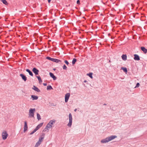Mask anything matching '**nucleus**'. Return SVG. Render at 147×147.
Listing matches in <instances>:
<instances>
[{
	"label": "nucleus",
	"mask_w": 147,
	"mask_h": 147,
	"mask_svg": "<svg viewBox=\"0 0 147 147\" xmlns=\"http://www.w3.org/2000/svg\"><path fill=\"white\" fill-rule=\"evenodd\" d=\"M51 1V0H48V2L49 3H50Z\"/></svg>",
	"instance_id": "39"
},
{
	"label": "nucleus",
	"mask_w": 147,
	"mask_h": 147,
	"mask_svg": "<svg viewBox=\"0 0 147 147\" xmlns=\"http://www.w3.org/2000/svg\"><path fill=\"white\" fill-rule=\"evenodd\" d=\"M35 111V109H30L29 112V116L30 117H34V112Z\"/></svg>",
	"instance_id": "2"
},
{
	"label": "nucleus",
	"mask_w": 147,
	"mask_h": 147,
	"mask_svg": "<svg viewBox=\"0 0 147 147\" xmlns=\"http://www.w3.org/2000/svg\"><path fill=\"white\" fill-rule=\"evenodd\" d=\"M37 119L38 120H40L41 119V118L40 115L38 113H37Z\"/></svg>",
	"instance_id": "22"
},
{
	"label": "nucleus",
	"mask_w": 147,
	"mask_h": 147,
	"mask_svg": "<svg viewBox=\"0 0 147 147\" xmlns=\"http://www.w3.org/2000/svg\"><path fill=\"white\" fill-rule=\"evenodd\" d=\"M65 63L67 65H68L69 64V63L66 60H65L64 61Z\"/></svg>",
	"instance_id": "34"
},
{
	"label": "nucleus",
	"mask_w": 147,
	"mask_h": 147,
	"mask_svg": "<svg viewBox=\"0 0 147 147\" xmlns=\"http://www.w3.org/2000/svg\"><path fill=\"white\" fill-rule=\"evenodd\" d=\"M32 89L37 92H40V91L37 87L35 86L34 85L33 86Z\"/></svg>",
	"instance_id": "10"
},
{
	"label": "nucleus",
	"mask_w": 147,
	"mask_h": 147,
	"mask_svg": "<svg viewBox=\"0 0 147 147\" xmlns=\"http://www.w3.org/2000/svg\"><path fill=\"white\" fill-rule=\"evenodd\" d=\"M77 3L78 4H79V5L80 4V1L79 0H77Z\"/></svg>",
	"instance_id": "36"
},
{
	"label": "nucleus",
	"mask_w": 147,
	"mask_h": 147,
	"mask_svg": "<svg viewBox=\"0 0 147 147\" xmlns=\"http://www.w3.org/2000/svg\"><path fill=\"white\" fill-rule=\"evenodd\" d=\"M83 85L84 86H85V85L84 84H83Z\"/></svg>",
	"instance_id": "43"
},
{
	"label": "nucleus",
	"mask_w": 147,
	"mask_h": 147,
	"mask_svg": "<svg viewBox=\"0 0 147 147\" xmlns=\"http://www.w3.org/2000/svg\"><path fill=\"white\" fill-rule=\"evenodd\" d=\"M131 5H132V6H133L134 5L133 4H131Z\"/></svg>",
	"instance_id": "42"
},
{
	"label": "nucleus",
	"mask_w": 147,
	"mask_h": 147,
	"mask_svg": "<svg viewBox=\"0 0 147 147\" xmlns=\"http://www.w3.org/2000/svg\"><path fill=\"white\" fill-rule=\"evenodd\" d=\"M20 76L21 77L22 79L25 82H26L27 80L26 77L24 74H20Z\"/></svg>",
	"instance_id": "8"
},
{
	"label": "nucleus",
	"mask_w": 147,
	"mask_h": 147,
	"mask_svg": "<svg viewBox=\"0 0 147 147\" xmlns=\"http://www.w3.org/2000/svg\"><path fill=\"white\" fill-rule=\"evenodd\" d=\"M53 89V88L51 85H49L47 86V90H48Z\"/></svg>",
	"instance_id": "19"
},
{
	"label": "nucleus",
	"mask_w": 147,
	"mask_h": 147,
	"mask_svg": "<svg viewBox=\"0 0 147 147\" xmlns=\"http://www.w3.org/2000/svg\"><path fill=\"white\" fill-rule=\"evenodd\" d=\"M63 69H65V70L67 68V67L65 65V64L63 65Z\"/></svg>",
	"instance_id": "33"
},
{
	"label": "nucleus",
	"mask_w": 147,
	"mask_h": 147,
	"mask_svg": "<svg viewBox=\"0 0 147 147\" xmlns=\"http://www.w3.org/2000/svg\"><path fill=\"white\" fill-rule=\"evenodd\" d=\"M49 75L50 77L52 78L54 80H55L56 79V77L51 72H50Z\"/></svg>",
	"instance_id": "11"
},
{
	"label": "nucleus",
	"mask_w": 147,
	"mask_h": 147,
	"mask_svg": "<svg viewBox=\"0 0 147 147\" xmlns=\"http://www.w3.org/2000/svg\"><path fill=\"white\" fill-rule=\"evenodd\" d=\"M77 109H74V111L75 112H76V111H77Z\"/></svg>",
	"instance_id": "40"
},
{
	"label": "nucleus",
	"mask_w": 147,
	"mask_h": 147,
	"mask_svg": "<svg viewBox=\"0 0 147 147\" xmlns=\"http://www.w3.org/2000/svg\"><path fill=\"white\" fill-rule=\"evenodd\" d=\"M52 61L54 62L57 63H61V60L54 58H53Z\"/></svg>",
	"instance_id": "13"
},
{
	"label": "nucleus",
	"mask_w": 147,
	"mask_h": 147,
	"mask_svg": "<svg viewBox=\"0 0 147 147\" xmlns=\"http://www.w3.org/2000/svg\"><path fill=\"white\" fill-rule=\"evenodd\" d=\"M41 143L39 141H38L36 143L35 145L34 146V147H38L41 144Z\"/></svg>",
	"instance_id": "20"
},
{
	"label": "nucleus",
	"mask_w": 147,
	"mask_h": 147,
	"mask_svg": "<svg viewBox=\"0 0 147 147\" xmlns=\"http://www.w3.org/2000/svg\"><path fill=\"white\" fill-rule=\"evenodd\" d=\"M2 136L3 140H5L6 139L8 136L7 132L5 131H3L2 133Z\"/></svg>",
	"instance_id": "4"
},
{
	"label": "nucleus",
	"mask_w": 147,
	"mask_h": 147,
	"mask_svg": "<svg viewBox=\"0 0 147 147\" xmlns=\"http://www.w3.org/2000/svg\"><path fill=\"white\" fill-rule=\"evenodd\" d=\"M48 127H47V126H46L44 130H43V132H45V131H47L48 132V131H47V130H48Z\"/></svg>",
	"instance_id": "30"
},
{
	"label": "nucleus",
	"mask_w": 147,
	"mask_h": 147,
	"mask_svg": "<svg viewBox=\"0 0 147 147\" xmlns=\"http://www.w3.org/2000/svg\"><path fill=\"white\" fill-rule=\"evenodd\" d=\"M103 105H106V104H105V103H104V104H103Z\"/></svg>",
	"instance_id": "41"
},
{
	"label": "nucleus",
	"mask_w": 147,
	"mask_h": 147,
	"mask_svg": "<svg viewBox=\"0 0 147 147\" xmlns=\"http://www.w3.org/2000/svg\"><path fill=\"white\" fill-rule=\"evenodd\" d=\"M47 59L48 60H49L51 61H52L53 58H51V57H47Z\"/></svg>",
	"instance_id": "31"
},
{
	"label": "nucleus",
	"mask_w": 147,
	"mask_h": 147,
	"mask_svg": "<svg viewBox=\"0 0 147 147\" xmlns=\"http://www.w3.org/2000/svg\"><path fill=\"white\" fill-rule=\"evenodd\" d=\"M140 48L142 51L145 53H147V49H146L144 47H142Z\"/></svg>",
	"instance_id": "12"
},
{
	"label": "nucleus",
	"mask_w": 147,
	"mask_h": 147,
	"mask_svg": "<svg viewBox=\"0 0 147 147\" xmlns=\"http://www.w3.org/2000/svg\"><path fill=\"white\" fill-rule=\"evenodd\" d=\"M43 138H42L41 137H40L39 138L38 141H39V142H40L41 143L43 141Z\"/></svg>",
	"instance_id": "28"
},
{
	"label": "nucleus",
	"mask_w": 147,
	"mask_h": 147,
	"mask_svg": "<svg viewBox=\"0 0 147 147\" xmlns=\"http://www.w3.org/2000/svg\"><path fill=\"white\" fill-rule=\"evenodd\" d=\"M140 84L139 83H137L136 84V86L134 87V88H138L140 86Z\"/></svg>",
	"instance_id": "32"
},
{
	"label": "nucleus",
	"mask_w": 147,
	"mask_h": 147,
	"mask_svg": "<svg viewBox=\"0 0 147 147\" xmlns=\"http://www.w3.org/2000/svg\"><path fill=\"white\" fill-rule=\"evenodd\" d=\"M70 96L69 93H67L65 96V102H67Z\"/></svg>",
	"instance_id": "6"
},
{
	"label": "nucleus",
	"mask_w": 147,
	"mask_h": 147,
	"mask_svg": "<svg viewBox=\"0 0 147 147\" xmlns=\"http://www.w3.org/2000/svg\"><path fill=\"white\" fill-rule=\"evenodd\" d=\"M28 127L27 125V123L26 121H24V132H25L27 130Z\"/></svg>",
	"instance_id": "7"
},
{
	"label": "nucleus",
	"mask_w": 147,
	"mask_h": 147,
	"mask_svg": "<svg viewBox=\"0 0 147 147\" xmlns=\"http://www.w3.org/2000/svg\"><path fill=\"white\" fill-rule=\"evenodd\" d=\"M121 69L123 70V71L124 72H127V69L126 68L124 67H122Z\"/></svg>",
	"instance_id": "24"
},
{
	"label": "nucleus",
	"mask_w": 147,
	"mask_h": 147,
	"mask_svg": "<svg viewBox=\"0 0 147 147\" xmlns=\"http://www.w3.org/2000/svg\"><path fill=\"white\" fill-rule=\"evenodd\" d=\"M108 35H110V34H109Z\"/></svg>",
	"instance_id": "44"
},
{
	"label": "nucleus",
	"mask_w": 147,
	"mask_h": 147,
	"mask_svg": "<svg viewBox=\"0 0 147 147\" xmlns=\"http://www.w3.org/2000/svg\"><path fill=\"white\" fill-rule=\"evenodd\" d=\"M47 127H48V128H50L52 127V125L50 124V123H49L48 124L46 125Z\"/></svg>",
	"instance_id": "25"
},
{
	"label": "nucleus",
	"mask_w": 147,
	"mask_h": 147,
	"mask_svg": "<svg viewBox=\"0 0 147 147\" xmlns=\"http://www.w3.org/2000/svg\"><path fill=\"white\" fill-rule=\"evenodd\" d=\"M121 57L123 60L125 61L127 59V56L126 55H123L121 56Z\"/></svg>",
	"instance_id": "17"
},
{
	"label": "nucleus",
	"mask_w": 147,
	"mask_h": 147,
	"mask_svg": "<svg viewBox=\"0 0 147 147\" xmlns=\"http://www.w3.org/2000/svg\"><path fill=\"white\" fill-rule=\"evenodd\" d=\"M31 96L33 100H36L38 98V96L34 95H32Z\"/></svg>",
	"instance_id": "15"
},
{
	"label": "nucleus",
	"mask_w": 147,
	"mask_h": 147,
	"mask_svg": "<svg viewBox=\"0 0 147 147\" xmlns=\"http://www.w3.org/2000/svg\"><path fill=\"white\" fill-rule=\"evenodd\" d=\"M87 82V81L86 80H84V82L85 83L86 82Z\"/></svg>",
	"instance_id": "38"
},
{
	"label": "nucleus",
	"mask_w": 147,
	"mask_h": 147,
	"mask_svg": "<svg viewBox=\"0 0 147 147\" xmlns=\"http://www.w3.org/2000/svg\"><path fill=\"white\" fill-rule=\"evenodd\" d=\"M116 138H117V136H111L109 137H107L105 139L102 140L101 141V142L102 143H106Z\"/></svg>",
	"instance_id": "1"
},
{
	"label": "nucleus",
	"mask_w": 147,
	"mask_h": 147,
	"mask_svg": "<svg viewBox=\"0 0 147 147\" xmlns=\"http://www.w3.org/2000/svg\"><path fill=\"white\" fill-rule=\"evenodd\" d=\"M43 123H41L38 125L35 128L37 130H38L42 125Z\"/></svg>",
	"instance_id": "16"
},
{
	"label": "nucleus",
	"mask_w": 147,
	"mask_h": 147,
	"mask_svg": "<svg viewBox=\"0 0 147 147\" xmlns=\"http://www.w3.org/2000/svg\"><path fill=\"white\" fill-rule=\"evenodd\" d=\"M53 70H55V69H53Z\"/></svg>",
	"instance_id": "45"
},
{
	"label": "nucleus",
	"mask_w": 147,
	"mask_h": 147,
	"mask_svg": "<svg viewBox=\"0 0 147 147\" xmlns=\"http://www.w3.org/2000/svg\"><path fill=\"white\" fill-rule=\"evenodd\" d=\"M77 61V59H76L75 58H74L73 59L72 61V65H74L76 62Z\"/></svg>",
	"instance_id": "23"
},
{
	"label": "nucleus",
	"mask_w": 147,
	"mask_h": 147,
	"mask_svg": "<svg viewBox=\"0 0 147 147\" xmlns=\"http://www.w3.org/2000/svg\"><path fill=\"white\" fill-rule=\"evenodd\" d=\"M36 77L37 78L39 83H40L42 82L40 76H36Z\"/></svg>",
	"instance_id": "18"
},
{
	"label": "nucleus",
	"mask_w": 147,
	"mask_h": 147,
	"mask_svg": "<svg viewBox=\"0 0 147 147\" xmlns=\"http://www.w3.org/2000/svg\"><path fill=\"white\" fill-rule=\"evenodd\" d=\"M69 122L67 124V125L69 126V127H71L72 125V115L71 113L69 114Z\"/></svg>",
	"instance_id": "3"
},
{
	"label": "nucleus",
	"mask_w": 147,
	"mask_h": 147,
	"mask_svg": "<svg viewBox=\"0 0 147 147\" xmlns=\"http://www.w3.org/2000/svg\"><path fill=\"white\" fill-rule=\"evenodd\" d=\"M26 71L28 72L29 74V75L31 76H33V74L32 73V71H31L30 70H29V69H26Z\"/></svg>",
	"instance_id": "14"
},
{
	"label": "nucleus",
	"mask_w": 147,
	"mask_h": 147,
	"mask_svg": "<svg viewBox=\"0 0 147 147\" xmlns=\"http://www.w3.org/2000/svg\"><path fill=\"white\" fill-rule=\"evenodd\" d=\"M2 1L3 3L4 4L7 5L8 4V3L6 0H2Z\"/></svg>",
	"instance_id": "26"
},
{
	"label": "nucleus",
	"mask_w": 147,
	"mask_h": 147,
	"mask_svg": "<svg viewBox=\"0 0 147 147\" xmlns=\"http://www.w3.org/2000/svg\"><path fill=\"white\" fill-rule=\"evenodd\" d=\"M134 59L136 61H139L140 59V58L139 56L138 55L135 54L134 55Z\"/></svg>",
	"instance_id": "9"
},
{
	"label": "nucleus",
	"mask_w": 147,
	"mask_h": 147,
	"mask_svg": "<svg viewBox=\"0 0 147 147\" xmlns=\"http://www.w3.org/2000/svg\"><path fill=\"white\" fill-rule=\"evenodd\" d=\"M92 73H90L87 74V75L90 78H92Z\"/></svg>",
	"instance_id": "27"
},
{
	"label": "nucleus",
	"mask_w": 147,
	"mask_h": 147,
	"mask_svg": "<svg viewBox=\"0 0 147 147\" xmlns=\"http://www.w3.org/2000/svg\"><path fill=\"white\" fill-rule=\"evenodd\" d=\"M55 120H51L49 122L51 125L53 124L54 123H55Z\"/></svg>",
	"instance_id": "21"
},
{
	"label": "nucleus",
	"mask_w": 147,
	"mask_h": 147,
	"mask_svg": "<svg viewBox=\"0 0 147 147\" xmlns=\"http://www.w3.org/2000/svg\"><path fill=\"white\" fill-rule=\"evenodd\" d=\"M32 71L36 75L38 74L39 72V70L35 67H34L32 69Z\"/></svg>",
	"instance_id": "5"
},
{
	"label": "nucleus",
	"mask_w": 147,
	"mask_h": 147,
	"mask_svg": "<svg viewBox=\"0 0 147 147\" xmlns=\"http://www.w3.org/2000/svg\"><path fill=\"white\" fill-rule=\"evenodd\" d=\"M45 136V134H44V133H42V135H41V137H42V138H44Z\"/></svg>",
	"instance_id": "35"
},
{
	"label": "nucleus",
	"mask_w": 147,
	"mask_h": 147,
	"mask_svg": "<svg viewBox=\"0 0 147 147\" xmlns=\"http://www.w3.org/2000/svg\"><path fill=\"white\" fill-rule=\"evenodd\" d=\"M43 85L44 86H46L47 85V84L46 83H43Z\"/></svg>",
	"instance_id": "37"
},
{
	"label": "nucleus",
	"mask_w": 147,
	"mask_h": 147,
	"mask_svg": "<svg viewBox=\"0 0 147 147\" xmlns=\"http://www.w3.org/2000/svg\"><path fill=\"white\" fill-rule=\"evenodd\" d=\"M37 130L35 128L34 130L31 133H30V135H32L35 132H36Z\"/></svg>",
	"instance_id": "29"
}]
</instances>
